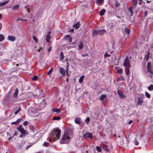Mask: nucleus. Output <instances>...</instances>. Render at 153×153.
Listing matches in <instances>:
<instances>
[{
    "label": "nucleus",
    "instance_id": "1",
    "mask_svg": "<svg viewBox=\"0 0 153 153\" xmlns=\"http://www.w3.org/2000/svg\"><path fill=\"white\" fill-rule=\"evenodd\" d=\"M61 131L58 129H55L51 133L49 136L50 138L54 140H56L59 139Z\"/></svg>",
    "mask_w": 153,
    "mask_h": 153
},
{
    "label": "nucleus",
    "instance_id": "2",
    "mask_svg": "<svg viewBox=\"0 0 153 153\" xmlns=\"http://www.w3.org/2000/svg\"><path fill=\"white\" fill-rule=\"evenodd\" d=\"M70 137L68 134L67 133L65 132L60 140V143L62 144L67 143L69 141Z\"/></svg>",
    "mask_w": 153,
    "mask_h": 153
},
{
    "label": "nucleus",
    "instance_id": "3",
    "mask_svg": "<svg viewBox=\"0 0 153 153\" xmlns=\"http://www.w3.org/2000/svg\"><path fill=\"white\" fill-rule=\"evenodd\" d=\"M17 129L18 130L21 132L22 134H24V136L28 134L27 131L24 130L21 125H19V126L17 128Z\"/></svg>",
    "mask_w": 153,
    "mask_h": 153
},
{
    "label": "nucleus",
    "instance_id": "4",
    "mask_svg": "<svg viewBox=\"0 0 153 153\" xmlns=\"http://www.w3.org/2000/svg\"><path fill=\"white\" fill-rule=\"evenodd\" d=\"M12 96L11 95V91H9L4 97V99L5 101H7V102H10Z\"/></svg>",
    "mask_w": 153,
    "mask_h": 153
},
{
    "label": "nucleus",
    "instance_id": "5",
    "mask_svg": "<svg viewBox=\"0 0 153 153\" xmlns=\"http://www.w3.org/2000/svg\"><path fill=\"white\" fill-rule=\"evenodd\" d=\"M123 65L125 67V68L130 67L131 65L128 58H125L123 62Z\"/></svg>",
    "mask_w": 153,
    "mask_h": 153
},
{
    "label": "nucleus",
    "instance_id": "6",
    "mask_svg": "<svg viewBox=\"0 0 153 153\" xmlns=\"http://www.w3.org/2000/svg\"><path fill=\"white\" fill-rule=\"evenodd\" d=\"M93 137V136L92 134L89 132H87L84 134L83 135V137L85 138L89 137L90 138L92 139Z\"/></svg>",
    "mask_w": 153,
    "mask_h": 153
},
{
    "label": "nucleus",
    "instance_id": "7",
    "mask_svg": "<svg viewBox=\"0 0 153 153\" xmlns=\"http://www.w3.org/2000/svg\"><path fill=\"white\" fill-rule=\"evenodd\" d=\"M64 39L69 42H71L72 40V38L69 35H66L65 36Z\"/></svg>",
    "mask_w": 153,
    "mask_h": 153
},
{
    "label": "nucleus",
    "instance_id": "8",
    "mask_svg": "<svg viewBox=\"0 0 153 153\" xmlns=\"http://www.w3.org/2000/svg\"><path fill=\"white\" fill-rule=\"evenodd\" d=\"M117 93L118 95L122 99H123L126 97L125 95H124L123 92L120 90H119L117 91Z\"/></svg>",
    "mask_w": 153,
    "mask_h": 153
},
{
    "label": "nucleus",
    "instance_id": "9",
    "mask_svg": "<svg viewBox=\"0 0 153 153\" xmlns=\"http://www.w3.org/2000/svg\"><path fill=\"white\" fill-rule=\"evenodd\" d=\"M151 66V64L150 62H148L147 65V69L148 70V72L150 73L151 74H153V72L152 71L150 67Z\"/></svg>",
    "mask_w": 153,
    "mask_h": 153
},
{
    "label": "nucleus",
    "instance_id": "10",
    "mask_svg": "<svg viewBox=\"0 0 153 153\" xmlns=\"http://www.w3.org/2000/svg\"><path fill=\"white\" fill-rule=\"evenodd\" d=\"M135 7L134 6H132L128 9V11L131 13L130 15L131 16H132L133 15V10H134L135 9Z\"/></svg>",
    "mask_w": 153,
    "mask_h": 153
},
{
    "label": "nucleus",
    "instance_id": "11",
    "mask_svg": "<svg viewBox=\"0 0 153 153\" xmlns=\"http://www.w3.org/2000/svg\"><path fill=\"white\" fill-rule=\"evenodd\" d=\"M7 39L8 40L12 42H14L16 39L15 36L10 35L8 36Z\"/></svg>",
    "mask_w": 153,
    "mask_h": 153
},
{
    "label": "nucleus",
    "instance_id": "12",
    "mask_svg": "<svg viewBox=\"0 0 153 153\" xmlns=\"http://www.w3.org/2000/svg\"><path fill=\"white\" fill-rule=\"evenodd\" d=\"M83 42L81 41H79L78 46V49L79 50L82 49L83 48Z\"/></svg>",
    "mask_w": 153,
    "mask_h": 153
},
{
    "label": "nucleus",
    "instance_id": "13",
    "mask_svg": "<svg viewBox=\"0 0 153 153\" xmlns=\"http://www.w3.org/2000/svg\"><path fill=\"white\" fill-rule=\"evenodd\" d=\"M98 31L99 35H102L105 34L106 32V30L105 29L99 30Z\"/></svg>",
    "mask_w": 153,
    "mask_h": 153
},
{
    "label": "nucleus",
    "instance_id": "14",
    "mask_svg": "<svg viewBox=\"0 0 153 153\" xmlns=\"http://www.w3.org/2000/svg\"><path fill=\"white\" fill-rule=\"evenodd\" d=\"M18 90L17 88H16L15 92L13 94V97L15 98H16L18 97Z\"/></svg>",
    "mask_w": 153,
    "mask_h": 153
},
{
    "label": "nucleus",
    "instance_id": "15",
    "mask_svg": "<svg viewBox=\"0 0 153 153\" xmlns=\"http://www.w3.org/2000/svg\"><path fill=\"white\" fill-rule=\"evenodd\" d=\"M138 104L139 105H141L143 101V99L142 97H140L138 98Z\"/></svg>",
    "mask_w": 153,
    "mask_h": 153
},
{
    "label": "nucleus",
    "instance_id": "16",
    "mask_svg": "<svg viewBox=\"0 0 153 153\" xmlns=\"http://www.w3.org/2000/svg\"><path fill=\"white\" fill-rule=\"evenodd\" d=\"M124 32L126 34L129 35L130 34V30L129 29L125 27L124 29Z\"/></svg>",
    "mask_w": 153,
    "mask_h": 153
},
{
    "label": "nucleus",
    "instance_id": "17",
    "mask_svg": "<svg viewBox=\"0 0 153 153\" xmlns=\"http://www.w3.org/2000/svg\"><path fill=\"white\" fill-rule=\"evenodd\" d=\"M59 71L60 74L63 76H65V71L63 68H61L60 69Z\"/></svg>",
    "mask_w": 153,
    "mask_h": 153
},
{
    "label": "nucleus",
    "instance_id": "18",
    "mask_svg": "<svg viewBox=\"0 0 153 153\" xmlns=\"http://www.w3.org/2000/svg\"><path fill=\"white\" fill-rule=\"evenodd\" d=\"M80 119L79 118H76L75 119V122L77 124H80Z\"/></svg>",
    "mask_w": 153,
    "mask_h": 153
},
{
    "label": "nucleus",
    "instance_id": "19",
    "mask_svg": "<svg viewBox=\"0 0 153 153\" xmlns=\"http://www.w3.org/2000/svg\"><path fill=\"white\" fill-rule=\"evenodd\" d=\"M92 35L93 36H95L97 35H99L98 30H94L92 33Z\"/></svg>",
    "mask_w": 153,
    "mask_h": 153
},
{
    "label": "nucleus",
    "instance_id": "20",
    "mask_svg": "<svg viewBox=\"0 0 153 153\" xmlns=\"http://www.w3.org/2000/svg\"><path fill=\"white\" fill-rule=\"evenodd\" d=\"M105 11L106 10H105V9H102V10L100 12V15L101 16H103L104 14L105 13Z\"/></svg>",
    "mask_w": 153,
    "mask_h": 153
},
{
    "label": "nucleus",
    "instance_id": "21",
    "mask_svg": "<svg viewBox=\"0 0 153 153\" xmlns=\"http://www.w3.org/2000/svg\"><path fill=\"white\" fill-rule=\"evenodd\" d=\"M80 25L79 22L74 25V27L76 29H78L80 27Z\"/></svg>",
    "mask_w": 153,
    "mask_h": 153
},
{
    "label": "nucleus",
    "instance_id": "22",
    "mask_svg": "<svg viewBox=\"0 0 153 153\" xmlns=\"http://www.w3.org/2000/svg\"><path fill=\"white\" fill-rule=\"evenodd\" d=\"M52 111L53 112H56L58 113H60L61 110L60 109H59L58 108H53L52 109Z\"/></svg>",
    "mask_w": 153,
    "mask_h": 153
},
{
    "label": "nucleus",
    "instance_id": "23",
    "mask_svg": "<svg viewBox=\"0 0 153 153\" xmlns=\"http://www.w3.org/2000/svg\"><path fill=\"white\" fill-rule=\"evenodd\" d=\"M106 97V96L105 94H102L101 95L100 97V99L101 100H103L105 97Z\"/></svg>",
    "mask_w": 153,
    "mask_h": 153
},
{
    "label": "nucleus",
    "instance_id": "24",
    "mask_svg": "<svg viewBox=\"0 0 153 153\" xmlns=\"http://www.w3.org/2000/svg\"><path fill=\"white\" fill-rule=\"evenodd\" d=\"M51 39V37L50 36L49 34H47L46 36V41L47 42H50V40Z\"/></svg>",
    "mask_w": 153,
    "mask_h": 153
},
{
    "label": "nucleus",
    "instance_id": "25",
    "mask_svg": "<svg viewBox=\"0 0 153 153\" xmlns=\"http://www.w3.org/2000/svg\"><path fill=\"white\" fill-rule=\"evenodd\" d=\"M4 39V36L2 34H0V42H2Z\"/></svg>",
    "mask_w": 153,
    "mask_h": 153
},
{
    "label": "nucleus",
    "instance_id": "26",
    "mask_svg": "<svg viewBox=\"0 0 153 153\" xmlns=\"http://www.w3.org/2000/svg\"><path fill=\"white\" fill-rule=\"evenodd\" d=\"M125 68V70L126 71V74L127 75H128L129 74L130 71H129V68Z\"/></svg>",
    "mask_w": 153,
    "mask_h": 153
},
{
    "label": "nucleus",
    "instance_id": "27",
    "mask_svg": "<svg viewBox=\"0 0 153 153\" xmlns=\"http://www.w3.org/2000/svg\"><path fill=\"white\" fill-rule=\"evenodd\" d=\"M84 76L83 75V76H81L79 79V82H80V83H82V82H83V80L84 79Z\"/></svg>",
    "mask_w": 153,
    "mask_h": 153
},
{
    "label": "nucleus",
    "instance_id": "28",
    "mask_svg": "<svg viewBox=\"0 0 153 153\" xmlns=\"http://www.w3.org/2000/svg\"><path fill=\"white\" fill-rule=\"evenodd\" d=\"M60 118L59 116L54 117L53 118V120H59L60 119Z\"/></svg>",
    "mask_w": 153,
    "mask_h": 153
},
{
    "label": "nucleus",
    "instance_id": "29",
    "mask_svg": "<svg viewBox=\"0 0 153 153\" xmlns=\"http://www.w3.org/2000/svg\"><path fill=\"white\" fill-rule=\"evenodd\" d=\"M148 89L150 91L153 90V85L151 84L148 87Z\"/></svg>",
    "mask_w": 153,
    "mask_h": 153
},
{
    "label": "nucleus",
    "instance_id": "30",
    "mask_svg": "<svg viewBox=\"0 0 153 153\" xmlns=\"http://www.w3.org/2000/svg\"><path fill=\"white\" fill-rule=\"evenodd\" d=\"M19 5H16L14 6L13 8V10H17L19 8Z\"/></svg>",
    "mask_w": 153,
    "mask_h": 153
},
{
    "label": "nucleus",
    "instance_id": "31",
    "mask_svg": "<svg viewBox=\"0 0 153 153\" xmlns=\"http://www.w3.org/2000/svg\"><path fill=\"white\" fill-rule=\"evenodd\" d=\"M38 79V77L37 76L35 75L33 76L32 78V79L33 81H36Z\"/></svg>",
    "mask_w": 153,
    "mask_h": 153
},
{
    "label": "nucleus",
    "instance_id": "32",
    "mask_svg": "<svg viewBox=\"0 0 153 153\" xmlns=\"http://www.w3.org/2000/svg\"><path fill=\"white\" fill-rule=\"evenodd\" d=\"M123 70L122 68L118 69L117 70V72L119 74H121L122 73Z\"/></svg>",
    "mask_w": 153,
    "mask_h": 153
},
{
    "label": "nucleus",
    "instance_id": "33",
    "mask_svg": "<svg viewBox=\"0 0 153 153\" xmlns=\"http://www.w3.org/2000/svg\"><path fill=\"white\" fill-rule=\"evenodd\" d=\"M145 95L148 98H149L151 97L150 94L147 92H145Z\"/></svg>",
    "mask_w": 153,
    "mask_h": 153
},
{
    "label": "nucleus",
    "instance_id": "34",
    "mask_svg": "<svg viewBox=\"0 0 153 153\" xmlns=\"http://www.w3.org/2000/svg\"><path fill=\"white\" fill-rule=\"evenodd\" d=\"M9 2V0L6 1L4 2L1 3V4L2 5H4Z\"/></svg>",
    "mask_w": 153,
    "mask_h": 153
},
{
    "label": "nucleus",
    "instance_id": "35",
    "mask_svg": "<svg viewBox=\"0 0 153 153\" xmlns=\"http://www.w3.org/2000/svg\"><path fill=\"white\" fill-rule=\"evenodd\" d=\"M137 3V0H134L133 2V4L134 6H136Z\"/></svg>",
    "mask_w": 153,
    "mask_h": 153
},
{
    "label": "nucleus",
    "instance_id": "36",
    "mask_svg": "<svg viewBox=\"0 0 153 153\" xmlns=\"http://www.w3.org/2000/svg\"><path fill=\"white\" fill-rule=\"evenodd\" d=\"M53 68H51L50 70H49L48 71V73H47V74L48 75H50L52 73V71H53Z\"/></svg>",
    "mask_w": 153,
    "mask_h": 153
},
{
    "label": "nucleus",
    "instance_id": "37",
    "mask_svg": "<svg viewBox=\"0 0 153 153\" xmlns=\"http://www.w3.org/2000/svg\"><path fill=\"white\" fill-rule=\"evenodd\" d=\"M96 149L97 150L98 152H101L102 151V150L101 148L99 146H97L96 147Z\"/></svg>",
    "mask_w": 153,
    "mask_h": 153
},
{
    "label": "nucleus",
    "instance_id": "38",
    "mask_svg": "<svg viewBox=\"0 0 153 153\" xmlns=\"http://www.w3.org/2000/svg\"><path fill=\"white\" fill-rule=\"evenodd\" d=\"M134 143L135 145L137 146L139 144V143L138 141L135 138V140H134Z\"/></svg>",
    "mask_w": 153,
    "mask_h": 153
},
{
    "label": "nucleus",
    "instance_id": "39",
    "mask_svg": "<svg viewBox=\"0 0 153 153\" xmlns=\"http://www.w3.org/2000/svg\"><path fill=\"white\" fill-rule=\"evenodd\" d=\"M147 54L145 55V57L148 58L149 57L150 55H149V52L147 51L146 52Z\"/></svg>",
    "mask_w": 153,
    "mask_h": 153
},
{
    "label": "nucleus",
    "instance_id": "40",
    "mask_svg": "<svg viewBox=\"0 0 153 153\" xmlns=\"http://www.w3.org/2000/svg\"><path fill=\"white\" fill-rule=\"evenodd\" d=\"M33 39L36 43H37L38 42V39L35 37V36H33Z\"/></svg>",
    "mask_w": 153,
    "mask_h": 153
},
{
    "label": "nucleus",
    "instance_id": "41",
    "mask_svg": "<svg viewBox=\"0 0 153 153\" xmlns=\"http://www.w3.org/2000/svg\"><path fill=\"white\" fill-rule=\"evenodd\" d=\"M49 144V143L47 142H45L44 143L43 145L45 146H47Z\"/></svg>",
    "mask_w": 153,
    "mask_h": 153
},
{
    "label": "nucleus",
    "instance_id": "42",
    "mask_svg": "<svg viewBox=\"0 0 153 153\" xmlns=\"http://www.w3.org/2000/svg\"><path fill=\"white\" fill-rule=\"evenodd\" d=\"M21 110V108H19L15 112V115H16L17 114H18V113Z\"/></svg>",
    "mask_w": 153,
    "mask_h": 153
},
{
    "label": "nucleus",
    "instance_id": "43",
    "mask_svg": "<svg viewBox=\"0 0 153 153\" xmlns=\"http://www.w3.org/2000/svg\"><path fill=\"white\" fill-rule=\"evenodd\" d=\"M90 120V118L89 117H88L85 120V122L87 123H88Z\"/></svg>",
    "mask_w": 153,
    "mask_h": 153
},
{
    "label": "nucleus",
    "instance_id": "44",
    "mask_svg": "<svg viewBox=\"0 0 153 153\" xmlns=\"http://www.w3.org/2000/svg\"><path fill=\"white\" fill-rule=\"evenodd\" d=\"M104 56L105 57H109L111 56L110 54H108L107 53H105L104 54Z\"/></svg>",
    "mask_w": 153,
    "mask_h": 153
},
{
    "label": "nucleus",
    "instance_id": "45",
    "mask_svg": "<svg viewBox=\"0 0 153 153\" xmlns=\"http://www.w3.org/2000/svg\"><path fill=\"white\" fill-rule=\"evenodd\" d=\"M22 120V118H19L16 121L17 122L18 124Z\"/></svg>",
    "mask_w": 153,
    "mask_h": 153
},
{
    "label": "nucleus",
    "instance_id": "46",
    "mask_svg": "<svg viewBox=\"0 0 153 153\" xmlns=\"http://www.w3.org/2000/svg\"><path fill=\"white\" fill-rule=\"evenodd\" d=\"M97 3L98 4H101L103 1V0H97Z\"/></svg>",
    "mask_w": 153,
    "mask_h": 153
},
{
    "label": "nucleus",
    "instance_id": "47",
    "mask_svg": "<svg viewBox=\"0 0 153 153\" xmlns=\"http://www.w3.org/2000/svg\"><path fill=\"white\" fill-rule=\"evenodd\" d=\"M11 124H12V125H13V124H15V125H16L18 124V123H17V121H16L15 122H14L11 123Z\"/></svg>",
    "mask_w": 153,
    "mask_h": 153
},
{
    "label": "nucleus",
    "instance_id": "48",
    "mask_svg": "<svg viewBox=\"0 0 153 153\" xmlns=\"http://www.w3.org/2000/svg\"><path fill=\"white\" fill-rule=\"evenodd\" d=\"M23 125L25 126H26L28 124V123H27V121H25V122H24V123H23Z\"/></svg>",
    "mask_w": 153,
    "mask_h": 153
},
{
    "label": "nucleus",
    "instance_id": "49",
    "mask_svg": "<svg viewBox=\"0 0 153 153\" xmlns=\"http://www.w3.org/2000/svg\"><path fill=\"white\" fill-rule=\"evenodd\" d=\"M60 56L61 57H64L63 53L62 51L60 52Z\"/></svg>",
    "mask_w": 153,
    "mask_h": 153
},
{
    "label": "nucleus",
    "instance_id": "50",
    "mask_svg": "<svg viewBox=\"0 0 153 153\" xmlns=\"http://www.w3.org/2000/svg\"><path fill=\"white\" fill-rule=\"evenodd\" d=\"M148 15V12L147 11H146L144 12V16L146 17Z\"/></svg>",
    "mask_w": 153,
    "mask_h": 153
},
{
    "label": "nucleus",
    "instance_id": "51",
    "mask_svg": "<svg viewBox=\"0 0 153 153\" xmlns=\"http://www.w3.org/2000/svg\"><path fill=\"white\" fill-rule=\"evenodd\" d=\"M133 120H131L129 121L128 124H131L133 123Z\"/></svg>",
    "mask_w": 153,
    "mask_h": 153
},
{
    "label": "nucleus",
    "instance_id": "52",
    "mask_svg": "<svg viewBox=\"0 0 153 153\" xmlns=\"http://www.w3.org/2000/svg\"><path fill=\"white\" fill-rule=\"evenodd\" d=\"M17 134L16 132H15L14 133V134H13V136H12V137L13 138V137L15 136V135H16Z\"/></svg>",
    "mask_w": 153,
    "mask_h": 153
},
{
    "label": "nucleus",
    "instance_id": "53",
    "mask_svg": "<svg viewBox=\"0 0 153 153\" xmlns=\"http://www.w3.org/2000/svg\"><path fill=\"white\" fill-rule=\"evenodd\" d=\"M7 137H11L10 134L8 132H7Z\"/></svg>",
    "mask_w": 153,
    "mask_h": 153
},
{
    "label": "nucleus",
    "instance_id": "54",
    "mask_svg": "<svg viewBox=\"0 0 153 153\" xmlns=\"http://www.w3.org/2000/svg\"><path fill=\"white\" fill-rule=\"evenodd\" d=\"M51 47H50V48H48V52H49L50 51H51Z\"/></svg>",
    "mask_w": 153,
    "mask_h": 153
},
{
    "label": "nucleus",
    "instance_id": "55",
    "mask_svg": "<svg viewBox=\"0 0 153 153\" xmlns=\"http://www.w3.org/2000/svg\"><path fill=\"white\" fill-rule=\"evenodd\" d=\"M105 149L107 152H109V150L108 149V148H105Z\"/></svg>",
    "mask_w": 153,
    "mask_h": 153
},
{
    "label": "nucleus",
    "instance_id": "56",
    "mask_svg": "<svg viewBox=\"0 0 153 153\" xmlns=\"http://www.w3.org/2000/svg\"><path fill=\"white\" fill-rule=\"evenodd\" d=\"M13 138V137H9L7 139V140H10L11 139V138Z\"/></svg>",
    "mask_w": 153,
    "mask_h": 153
},
{
    "label": "nucleus",
    "instance_id": "57",
    "mask_svg": "<svg viewBox=\"0 0 153 153\" xmlns=\"http://www.w3.org/2000/svg\"><path fill=\"white\" fill-rule=\"evenodd\" d=\"M21 20H22V19L19 18L18 19H17V21H19V20L21 21Z\"/></svg>",
    "mask_w": 153,
    "mask_h": 153
},
{
    "label": "nucleus",
    "instance_id": "58",
    "mask_svg": "<svg viewBox=\"0 0 153 153\" xmlns=\"http://www.w3.org/2000/svg\"><path fill=\"white\" fill-rule=\"evenodd\" d=\"M2 27L1 24L0 22V30L1 29Z\"/></svg>",
    "mask_w": 153,
    "mask_h": 153
},
{
    "label": "nucleus",
    "instance_id": "59",
    "mask_svg": "<svg viewBox=\"0 0 153 153\" xmlns=\"http://www.w3.org/2000/svg\"><path fill=\"white\" fill-rule=\"evenodd\" d=\"M21 21H27V19H22V20H21Z\"/></svg>",
    "mask_w": 153,
    "mask_h": 153
},
{
    "label": "nucleus",
    "instance_id": "60",
    "mask_svg": "<svg viewBox=\"0 0 153 153\" xmlns=\"http://www.w3.org/2000/svg\"><path fill=\"white\" fill-rule=\"evenodd\" d=\"M27 11L28 13L30 12H29V8H27Z\"/></svg>",
    "mask_w": 153,
    "mask_h": 153
},
{
    "label": "nucleus",
    "instance_id": "61",
    "mask_svg": "<svg viewBox=\"0 0 153 153\" xmlns=\"http://www.w3.org/2000/svg\"><path fill=\"white\" fill-rule=\"evenodd\" d=\"M64 58H60V60H61V61H62L63 59H64Z\"/></svg>",
    "mask_w": 153,
    "mask_h": 153
},
{
    "label": "nucleus",
    "instance_id": "62",
    "mask_svg": "<svg viewBox=\"0 0 153 153\" xmlns=\"http://www.w3.org/2000/svg\"><path fill=\"white\" fill-rule=\"evenodd\" d=\"M23 134H22V135L20 134L19 135V137H22L23 136Z\"/></svg>",
    "mask_w": 153,
    "mask_h": 153
},
{
    "label": "nucleus",
    "instance_id": "63",
    "mask_svg": "<svg viewBox=\"0 0 153 153\" xmlns=\"http://www.w3.org/2000/svg\"><path fill=\"white\" fill-rule=\"evenodd\" d=\"M66 81L67 82H68V81H69V79L68 78H67V79H66Z\"/></svg>",
    "mask_w": 153,
    "mask_h": 153
},
{
    "label": "nucleus",
    "instance_id": "64",
    "mask_svg": "<svg viewBox=\"0 0 153 153\" xmlns=\"http://www.w3.org/2000/svg\"><path fill=\"white\" fill-rule=\"evenodd\" d=\"M149 58H146V61H148Z\"/></svg>",
    "mask_w": 153,
    "mask_h": 153
}]
</instances>
